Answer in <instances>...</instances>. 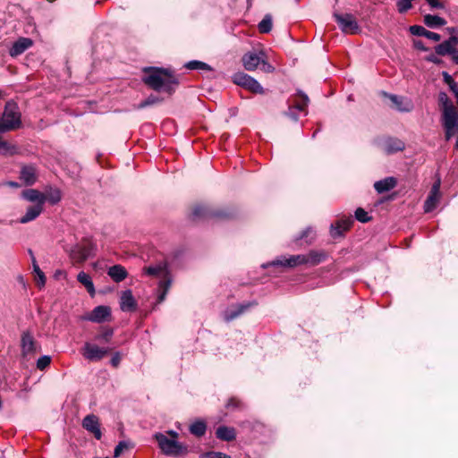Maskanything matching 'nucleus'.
<instances>
[{
    "label": "nucleus",
    "instance_id": "31",
    "mask_svg": "<svg viewBox=\"0 0 458 458\" xmlns=\"http://www.w3.org/2000/svg\"><path fill=\"white\" fill-rule=\"evenodd\" d=\"M77 280L80 282L82 285L85 286L88 293L93 296L95 294V287L94 284L91 280V277L85 272L81 271L77 276Z\"/></svg>",
    "mask_w": 458,
    "mask_h": 458
},
{
    "label": "nucleus",
    "instance_id": "55",
    "mask_svg": "<svg viewBox=\"0 0 458 458\" xmlns=\"http://www.w3.org/2000/svg\"><path fill=\"white\" fill-rule=\"evenodd\" d=\"M312 233V229L311 227H307L305 230H303L300 235L299 238H297L296 240H301V239H305L309 236V234Z\"/></svg>",
    "mask_w": 458,
    "mask_h": 458
},
{
    "label": "nucleus",
    "instance_id": "8",
    "mask_svg": "<svg viewBox=\"0 0 458 458\" xmlns=\"http://www.w3.org/2000/svg\"><path fill=\"white\" fill-rule=\"evenodd\" d=\"M233 81L253 93L263 94L264 89L260 83L251 76L244 72H236L233 76Z\"/></svg>",
    "mask_w": 458,
    "mask_h": 458
},
{
    "label": "nucleus",
    "instance_id": "35",
    "mask_svg": "<svg viewBox=\"0 0 458 458\" xmlns=\"http://www.w3.org/2000/svg\"><path fill=\"white\" fill-rule=\"evenodd\" d=\"M404 148V143L401 140H389L385 145V151L387 154H392L394 152L401 151Z\"/></svg>",
    "mask_w": 458,
    "mask_h": 458
},
{
    "label": "nucleus",
    "instance_id": "30",
    "mask_svg": "<svg viewBox=\"0 0 458 458\" xmlns=\"http://www.w3.org/2000/svg\"><path fill=\"white\" fill-rule=\"evenodd\" d=\"M456 50L457 49L454 47V45L450 42L449 39L445 40L444 42L438 44L435 47V51L438 55H449L452 57L454 56Z\"/></svg>",
    "mask_w": 458,
    "mask_h": 458
},
{
    "label": "nucleus",
    "instance_id": "59",
    "mask_svg": "<svg viewBox=\"0 0 458 458\" xmlns=\"http://www.w3.org/2000/svg\"><path fill=\"white\" fill-rule=\"evenodd\" d=\"M8 184L12 187H18L19 183L16 182H9Z\"/></svg>",
    "mask_w": 458,
    "mask_h": 458
},
{
    "label": "nucleus",
    "instance_id": "27",
    "mask_svg": "<svg viewBox=\"0 0 458 458\" xmlns=\"http://www.w3.org/2000/svg\"><path fill=\"white\" fill-rule=\"evenodd\" d=\"M216 436L223 441H232L236 437L235 429L232 427L220 426L216 430Z\"/></svg>",
    "mask_w": 458,
    "mask_h": 458
},
{
    "label": "nucleus",
    "instance_id": "2",
    "mask_svg": "<svg viewBox=\"0 0 458 458\" xmlns=\"http://www.w3.org/2000/svg\"><path fill=\"white\" fill-rule=\"evenodd\" d=\"M21 123V113L18 106L14 102H7L0 119V133L13 131L19 128Z\"/></svg>",
    "mask_w": 458,
    "mask_h": 458
},
{
    "label": "nucleus",
    "instance_id": "19",
    "mask_svg": "<svg viewBox=\"0 0 458 458\" xmlns=\"http://www.w3.org/2000/svg\"><path fill=\"white\" fill-rule=\"evenodd\" d=\"M21 196L26 200L40 204L41 206H44L47 201L46 195L36 189L25 190L21 192Z\"/></svg>",
    "mask_w": 458,
    "mask_h": 458
},
{
    "label": "nucleus",
    "instance_id": "3",
    "mask_svg": "<svg viewBox=\"0 0 458 458\" xmlns=\"http://www.w3.org/2000/svg\"><path fill=\"white\" fill-rule=\"evenodd\" d=\"M267 55L263 50L259 52H248L242 56V64L246 70L254 71L259 65L265 72H272L275 68L266 61Z\"/></svg>",
    "mask_w": 458,
    "mask_h": 458
},
{
    "label": "nucleus",
    "instance_id": "58",
    "mask_svg": "<svg viewBox=\"0 0 458 458\" xmlns=\"http://www.w3.org/2000/svg\"><path fill=\"white\" fill-rule=\"evenodd\" d=\"M452 60L454 61V64H456L458 65V49L456 50V52L454 53Z\"/></svg>",
    "mask_w": 458,
    "mask_h": 458
},
{
    "label": "nucleus",
    "instance_id": "18",
    "mask_svg": "<svg viewBox=\"0 0 458 458\" xmlns=\"http://www.w3.org/2000/svg\"><path fill=\"white\" fill-rule=\"evenodd\" d=\"M120 307L123 311H133L136 310L137 302L131 290H126L122 293Z\"/></svg>",
    "mask_w": 458,
    "mask_h": 458
},
{
    "label": "nucleus",
    "instance_id": "44",
    "mask_svg": "<svg viewBox=\"0 0 458 458\" xmlns=\"http://www.w3.org/2000/svg\"><path fill=\"white\" fill-rule=\"evenodd\" d=\"M439 103L442 105L443 111L447 110L449 106L454 107L453 103L448 98V96L445 92H441L438 96Z\"/></svg>",
    "mask_w": 458,
    "mask_h": 458
},
{
    "label": "nucleus",
    "instance_id": "6",
    "mask_svg": "<svg viewBox=\"0 0 458 458\" xmlns=\"http://www.w3.org/2000/svg\"><path fill=\"white\" fill-rule=\"evenodd\" d=\"M334 18L344 33L358 34L360 31V27L352 14L335 13Z\"/></svg>",
    "mask_w": 458,
    "mask_h": 458
},
{
    "label": "nucleus",
    "instance_id": "63",
    "mask_svg": "<svg viewBox=\"0 0 458 458\" xmlns=\"http://www.w3.org/2000/svg\"><path fill=\"white\" fill-rule=\"evenodd\" d=\"M2 98V90L0 89V98Z\"/></svg>",
    "mask_w": 458,
    "mask_h": 458
},
{
    "label": "nucleus",
    "instance_id": "36",
    "mask_svg": "<svg viewBox=\"0 0 458 458\" xmlns=\"http://www.w3.org/2000/svg\"><path fill=\"white\" fill-rule=\"evenodd\" d=\"M146 273L150 276H162L164 279H168L167 271L165 266L157 265L154 267H148L146 268Z\"/></svg>",
    "mask_w": 458,
    "mask_h": 458
},
{
    "label": "nucleus",
    "instance_id": "42",
    "mask_svg": "<svg viewBox=\"0 0 458 458\" xmlns=\"http://www.w3.org/2000/svg\"><path fill=\"white\" fill-rule=\"evenodd\" d=\"M413 0H398L396 3L397 10L400 13H406L412 7L411 2Z\"/></svg>",
    "mask_w": 458,
    "mask_h": 458
},
{
    "label": "nucleus",
    "instance_id": "48",
    "mask_svg": "<svg viewBox=\"0 0 458 458\" xmlns=\"http://www.w3.org/2000/svg\"><path fill=\"white\" fill-rule=\"evenodd\" d=\"M157 101V98L154 96H149L146 100L139 105V108H144L148 106L153 105Z\"/></svg>",
    "mask_w": 458,
    "mask_h": 458
},
{
    "label": "nucleus",
    "instance_id": "14",
    "mask_svg": "<svg viewBox=\"0 0 458 458\" xmlns=\"http://www.w3.org/2000/svg\"><path fill=\"white\" fill-rule=\"evenodd\" d=\"M386 96L399 112L409 113L413 109V103L411 99L394 94H386Z\"/></svg>",
    "mask_w": 458,
    "mask_h": 458
},
{
    "label": "nucleus",
    "instance_id": "61",
    "mask_svg": "<svg viewBox=\"0 0 458 458\" xmlns=\"http://www.w3.org/2000/svg\"><path fill=\"white\" fill-rule=\"evenodd\" d=\"M456 136H457V139H456V143H455V148L458 149V131L456 132Z\"/></svg>",
    "mask_w": 458,
    "mask_h": 458
},
{
    "label": "nucleus",
    "instance_id": "16",
    "mask_svg": "<svg viewBox=\"0 0 458 458\" xmlns=\"http://www.w3.org/2000/svg\"><path fill=\"white\" fill-rule=\"evenodd\" d=\"M38 178L37 168L32 165H23L21 169L20 179L25 185H33Z\"/></svg>",
    "mask_w": 458,
    "mask_h": 458
},
{
    "label": "nucleus",
    "instance_id": "40",
    "mask_svg": "<svg viewBox=\"0 0 458 458\" xmlns=\"http://www.w3.org/2000/svg\"><path fill=\"white\" fill-rule=\"evenodd\" d=\"M114 335L112 328H106L95 336V340L108 343Z\"/></svg>",
    "mask_w": 458,
    "mask_h": 458
},
{
    "label": "nucleus",
    "instance_id": "62",
    "mask_svg": "<svg viewBox=\"0 0 458 458\" xmlns=\"http://www.w3.org/2000/svg\"><path fill=\"white\" fill-rule=\"evenodd\" d=\"M448 30L450 33H454L455 31L454 28H448Z\"/></svg>",
    "mask_w": 458,
    "mask_h": 458
},
{
    "label": "nucleus",
    "instance_id": "23",
    "mask_svg": "<svg viewBox=\"0 0 458 458\" xmlns=\"http://www.w3.org/2000/svg\"><path fill=\"white\" fill-rule=\"evenodd\" d=\"M21 346L22 354L24 356L30 354L36 351L35 341L30 333L24 332L21 335Z\"/></svg>",
    "mask_w": 458,
    "mask_h": 458
},
{
    "label": "nucleus",
    "instance_id": "38",
    "mask_svg": "<svg viewBox=\"0 0 458 458\" xmlns=\"http://www.w3.org/2000/svg\"><path fill=\"white\" fill-rule=\"evenodd\" d=\"M171 286V280L170 279H162L159 282L158 289L160 291V293L158 294L157 301L158 302L164 301L165 299V295Z\"/></svg>",
    "mask_w": 458,
    "mask_h": 458
},
{
    "label": "nucleus",
    "instance_id": "56",
    "mask_svg": "<svg viewBox=\"0 0 458 458\" xmlns=\"http://www.w3.org/2000/svg\"><path fill=\"white\" fill-rule=\"evenodd\" d=\"M427 60L429 62H432L434 64H439V62H440V60L435 55H428L427 57Z\"/></svg>",
    "mask_w": 458,
    "mask_h": 458
},
{
    "label": "nucleus",
    "instance_id": "45",
    "mask_svg": "<svg viewBox=\"0 0 458 458\" xmlns=\"http://www.w3.org/2000/svg\"><path fill=\"white\" fill-rule=\"evenodd\" d=\"M51 362V358L50 356H47V355H44V356H41L40 358H38V360H37V368L40 370H43L45 369L47 367L49 366Z\"/></svg>",
    "mask_w": 458,
    "mask_h": 458
},
{
    "label": "nucleus",
    "instance_id": "47",
    "mask_svg": "<svg viewBox=\"0 0 458 458\" xmlns=\"http://www.w3.org/2000/svg\"><path fill=\"white\" fill-rule=\"evenodd\" d=\"M47 200H48L51 204H56L61 200V192L58 190L53 191L48 199L47 198Z\"/></svg>",
    "mask_w": 458,
    "mask_h": 458
},
{
    "label": "nucleus",
    "instance_id": "46",
    "mask_svg": "<svg viewBox=\"0 0 458 458\" xmlns=\"http://www.w3.org/2000/svg\"><path fill=\"white\" fill-rule=\"evenodd\" d=\"M200 458H231V456L221 452H208L200 455Z\"/></svg>",
    "mask_w": 458,
    "mask_h": 458
},
{
    "label": "nucleus",
    "instance_id": "49",
    "mask_svg": "<svg viewBox=\"0 0 458 458\" xmlns=\"http://www.w3.org/2000/svg\"><path fill=\"white\" fill-rule=\"evenodd\" d=\"M13 148L6 141L0 139V154H6Z\"/></svg>",
    "mask_w": 458,
    "mask_h": 458
},
{
    "label": "nucleus",
    "instance_id": "10",
    "mask_svg": "<svg viewBox=\"0 0 458 458\" xmlns=\"http://www.w3.org/2000/svg\"><path fill=\"white\" fill-rule=\"evenodd\" d=\"M307 263L306 255H293L289 258L282 257L280 259H276L270 263L262 265V267L266 268L267 267H294L299 265H303Z\"/></svg>",
    "mask_w": 458,
    "mask_h": 458
},
{
    "label": "nucleus",
    "instance_id": "53",
    "mask_svg": "<svg viewBox=\"0 0 458 458\" xmlns=\"http://www.w3.org/2000/svg\"><path fill=\"white\" fill-rule=\"evenodd\" d=\"M413 46L415 48L421 50V51H427L428 48L424 46V43L421 40H414Z\"/></svg>",
    "mask_w": 458,
    "mask_h": 458
},
{
    "label": "nucleus",
    "instance_id": "11",
    "mask_svg": "<svg viewBox=\"0 0 458 458\" xmlns=\"http://www.w3.org/2000/svg\"><path fill=\"white\" fill-rule=\"evenodd\" d=\"M110 316L111 309L107 306L100 305L94 308L90 313L83 317V319L95 323H102L108 320Z\"/></svg>",
    "mask_w": 458,
    "mask_h": 458
},
{
    "label": "nucleus",
    "instance_id": "50",
    "mask_svg": "<svg viewBox=\"0 0 458 458\" xmlns=\"http://www.w3.org/2000/svg\"><path fill=\"white\" fill-rule=\"evenodd\" d=\"M429 5L431 8L433 9H443L445 6H444V4L441 3L439 0H425Z\"/></svg>",
    "mask_w": 458,
    "mask_h": 458
},
{
    "label": "nucleus",
    "instance_id": "25",
    "mask_svg": "<svg viewBox=\"0 0 458 458\" xmlns=\"http://www.w3.org/2000/svg\"><path fill=\"white\" fill-rule=\"evenodd\" d=\"M298 97L300 98V101H296L293 106L289 108L288 112V115L293 120H297V115L295 114L294 110L296 109L300 112H302L306 109L309 104V98L306 94L299 92Z\"/></svg>",
    "mask_w": 458,
    "mask_h": 458
},
{
    "label": "nucleus",
    "instance_id": "7",
    "mask_svg": "<svg viewBox=\"0 0 458 458\" xmlns=\"http://www.w3.org/2000/svg\"><path fill=\"white\" fill-rule=\"evenodd\" d=\"M155 438L162 452L166 455H179L186 448L174 439H169L162 433H157Z\"/></svg>",
    "mask_w": 458,
    "mask_h": 458
},
{
    "label": "nucleus",
    "instance_id": "5",
    "mask_svg": "<svg viewBox=\"0 0 458 458\" xmlns=\"http://www.w3.org/2000/svg\"><path fill=\"white\" fill-rule=\"evenodd\" d=\"M443 126L445 131V139L450 140L458 132V110L449 106L443 111Z\"/></svg>",
    "mask_w": 458,
    "mask_h": 458
},
{
    "label": "nucleus",
    "instance_id": "39",
    "mask_svg": "<svg viewBox=\"0 0 458 458\" xmlns=\"http://www.w3.org/2000/svg\"><path fill=\"white\" fill-rule=\"evenodd\" d=\"M259 30L261 33H268L272 30V18L269 14L265 15L262 21L258 25Z\"/></svg>",
    "mask_w": 458,
    "mask_h": 458
},
{
    "label": "nucleus",
    "instance_id": "4",
    "mask_svg": "<svg viewBox=\"0 0 458 458\" xmlns=\"http://www.w3.org/2000/svg\"><path fill=\"white\" fill-rule=\"evenodd\" d=\"M97 250V245L89 239H84L76 244L71 250V259L76 263H83L86 259L93 257Z\"/></svg>",
    "mask_w": 458,
    "mask_h": 458
},
{
    "label": "nucleus",
    "instance_id": "54",
    "mask_svg": "<svg viewBox=\"0 0 458 458\" xmlns=\"http://www.w3.org/2000/svg\"><path fill=\"white\" fill-rule=\"evenodd\" d=\"M449 85H450L451 90L453 91V93L455 96L456 102H457V105H458V87H457L456 83L454 81H452V82Z\"/></svg>",
    "mask_w": 458,
    "mask_h": 458
},
{
    "label": "nucleus",
    "instance_id": "60",
    "mask_svg": "<svg viewBox=\"0 0 458 458\" xmlns=\"http://www.w3.org/2000/svg\"><path fill=\"white\" fill-rule=\"evenodd\" d=\"M168 433L174 438L178 437V434L175 431L170 430Z\"/></svg>",
    "mask_w": 458,
    "mask_h": 458
},
{
    "label": "nucleus",
    "instance_id": "32",
    "mask_svg": "<svg viewBox=\"0 0 458 458\" xmlns=\"http://www.w3.org/2000/svg\"><path fill=\"white\" fill-rule=\"evenodd\" d=\"M327 255L323 251L311 250L306 255L307 263L310 266H316L323 262Z\"/></svg>",
    "mask_w": 458,
    "mask_h": 458
},
{
    "label": "nucleus",
    "instance_id": "12",
    "mask_svg": "<svg viewBox=\"0 0 458 458\" xmlns=\"http://www.w3.org/2000/svg\"><path fill=\"white\" fill-rule=\"evenodd\" d=\"M440 198V179H437L431 187L430 192L424 203V211L431 212L437 207Z\"/></svg>",
    "mask_w": 458,
    "mask_h": 458
},
{
    "label": "nucleus",
    "instance_id": "37",
    "mask_svg": "<svg viewBox=\"0 0 458 458\" xmlns=\"http://www.w3.org/2000/svg\"><path fill=\"white\" fill-rule=\"evenodd\" d=\"M185 68L189 69V70H202V71H212V67L204 63V62H201V61H197V60H193V61H190L188 63L185 64Z\"/></svg>",
    "mask_w": 458,
    "mask_h": 458
},
{
    "label": "nucleus",
    "instance_id": "21",
    "mask_svg": "<svg viewBox=\"0 0 458 458\" xmlns=\"http://www.w3.org/2000/svg\"><path fill=\"white\" fill-rule=\"evenodd\" d=\"M409 30L414 36L425 37L436 42L441 39V36L438 33L428 30L423 26L420 25L411 26Z\"/></svg>",
    "mask_w": 458,
    "mask_h": 458
},
{
    "label": "nucleus",
    "instance_id": "51",
    "mask_svg": "<svg viewBox=\"0 0 458 458\" xmlns=\"http://www.w3.org/2000/svg\"><path fill=\"white\" fill-rule=\"evenodd\" d=\"M121 354L120 352H115L111 358L110 363L113 367L117 368L121 362Z\"/></svg>",
    "mask_w": 458,
    "mask_h": 458
},
{
    "label": "nucleus",
    "instance_id": "52",
    "mask_svg": "<svg viewBox=\"0 0 458 458\" xmlns=\"http://www.w3.org/2000/svg\"><path fill=\"white\" fill-rule=\"evenodd\" d=\"M226 407L227 408H232V409H236V408H240L241 407V402L239 400H237L236 398H231L227 404H226Z\"/></svg>",
    "mask_w": 458,
    "mask_h": 458
},
{
    "label": "nucleus",
    "instance_id": "20",
    "mask_svg": "<svg viewBox=\"0 0 458 458\" xmlns=\"http://www.w3.org/2000/svg\"><path fill=\"white\" fill-rule=\"evenodd\" d=\"M192 216L195 218H208L212 216L226 217L227 215L224 212H214L206 206H196L192 211Z\"/></svg>",
    "mask_w": 458,
    "mask_h": 458
},
{
    "label": "nucleus",
    "instance_id": "43",
    "mask_svg": "<svg viewBox=\"0 0 458 458\" xmlns=\"http://www.w3.org/2000/svg\"><path fill=\"white\" fill-rule=\"evenodd\" d=\"M355 218L361 222L366 223L369 222L371 217L369 216L368 212H366L363 208H358L355 211Z\"/></svg>",
    "mask_w": 458,
    "mask_h": 458
},
{
    "label": "nucleus",
    "instance_id": "24",
    "mask_svg": "<svg viewBox=\"0 0 458 458\" xmlns=\"http://www.w3.org/2000/svg\"><path fill=\"white\" fill-rule=\"evenodd\" d=\"M43 211V206L40 204H35L27 208L26 213L22 216L19 222L21 224H27L35 220Z\"/></svg>",
    "mask_w": 458,
    "mask_h": 458
},
{
    "label": "nucleus",
    "instance_id": "33",
    "mask_svg": "<svg viewBox=\"0 0 458 458\" xmlns=\"http://www.w3.org/2000/svg\"><path fill=\"white\" fill-rule=\"evenodd\" d=\"M189 429L192 435L200 437L205 435L207 431V425L204 420H198L190 426Z\"/></svg>",
    "mask_w": 458,
    "mask_h": 458
},
{
    "label": "nucleus",
    "instance_id": "1",
    "mask_svg": "<svg viewBox=\"0 0 458 458\" xmlns=\"http://www.w3.org/2000/svg\"><path fill=\"white\" fill-rule=\"evenodd\" d=\"M148 72L143 78L146 85L156 91H164L169 95L174 92L178 85L177 78L169 69L148 67L145 69Z\"/></svg>",
    "mask_w": 458,
    "mask_h": 458
},
{
    "label": "nucleus",
    "instance_id": "17",
    "mask_svg": "<svg viewBox=\"0 0 458 458\" xmlns=\"http://www.w3.org/2000/svg\"><path fill=\"white\" fill-rule=\"evenodd\" d=\"M353 224V219L350 216L338 220L335 224L331 225L330 233L332 237L336 238L347 231Z\"/></svg>",
    "mask_w": 458,
    "mask_h": 458
},
{
    "label": "nucleus",
    "instance_id": "26",
    "mask_svg": "<svg viewBox=\"0 0 458 458\" xmlns=\"http://www.w3.org/2000/svg\"><path fill=\"white\" fill-rule=\"evenodd\" d=\"M107 274L116 283L123 281L128 276L126 269L121 265L112 266Z\"/></svg>",
    "mask_w": 458,
    "mask_h": 458
},
{
    "label": "nucleus",
    "instance_id": "34",
    "mask_svg": "<svg viewBox=\"0 0 458 458\" xmlns=\"http://www.w3.org/2000/svg\"><path fill=\"white\" fill-rule=\"evenodd\" d=\"M29 253H30V255L31 256V259H32L33 270H34V272L36 273V275L38 276L37 284L39 286V288H42L45 285V284H46V276H45L44 273L41 271V269L38 267V265L37 264V261H36V259H35V257L33 255L32 250H30Z\"/></svg>",
    "mask_w": 458,
    "mask_h": 458
},
{
    "label": "nucleus",
    "instance_id": "41",
    "mask_svg": "<svg viewBox=\"0 0 458 458\" xmlns=\"http://www.w3.org/2000/svg\"><path fill=\"white\" fill-rule=\"evenodd\" d=\"M131 446V445L130 442L120 441L114 448V456L115 458L119 457L124 450L129 449Z\"/></svg>",
    "mask_w": 458,
    "mask_h": 458
},
{
    "label": "nucleus",
    "instance_id": "29",
    "mask_svg": "<svg viewBox=\"0 0 458 458\" xmlns=\"http://www.w3.org/2000/svg\"><path fill=\"white\" fill-rule=\"evenodd\" d=\"M423 21L427 27L431 29H437L446 24V21L444 18L432 14L424 15Z\"/></svg>",
    "mask_w": 458,
    "mask_h": 458
},
{
    "label": "nucleus",
    "instance_id": "28",
    "mask_svg": "<svg viewBox=\"0 0 458 458\" xmlns=\"http://www.w3.org/2000/svg\"><path fill=\"white\" fill-rule=\"evenodd\" d=\"M250 303L240 304L236 308L232 310H227L224 313V318L226 321H232L240 315H242L245 310H247L250 307Z\"/></svg>",
    "mask_w": 458,
    "mask_h": 458
},
{
    "label": "nucleus",
    "instance_id": "22",
    "mask_svg": "<svg viewBox=\"0 0 458 458\" xmlns=\"http://www.w3.org/2000/svg\"><path fill=\"white\" fill-rule=\"evenodd\" d=\"M397 184V181L394 177H386L383 180H379L374 183L375 191L381 194L393 190Z\"/></svg>",
    "mask_w": 458,
    "mask_h": 458
},
{
    "label": "nucleus",
    "instance_id": "13",
    "mask_svg": "<svg viewBox=\"0 0 458 458\" xmlns=\"http://www.w3.org/2000/svg\"><path fill=\"white\" fill-rule=\"evenodd\" d=\"M82 427L89 432L92 433L98 440L101 438L102 432L100 430V424L96 415H87L82 420Z\"/></svg>",
    "mask_w": 458,
    "mask_h": 458
},
{
    "label": "nucleus",
    "instance_id": "9",
    "mask_svg": "<svg viewBox=\"0 0 458 458\" xmlns=\"http://www.w3.org/2000/svg\"><path fill=\"white\" fill-rule=\"evenodd\" d=\"M109 352L108 348L99 347L98 345L91 343H85L81 353L83 357L90 361L102 360Z\"/></svg>",
    "mask_w": 458,
    "mask_h": 458
},
{
    "label": "nucleus",
    "instance_id": "15",
    "mask_svg": "<svg viewBox=\"0 0 458 458\" xmlns=\"http://www.w3.org/2000/svg\"><path fill=\"white\" fill-rule=\"evenodd\" d=\"M33 45V41L29 38H20L16 40L9 50V54L13 57H16L23 54Z\"/></svg>",
    "mask_w": 458,
    "mask_h": 458
},
{
    "label": "nucleus",
    "instance_id": "57",
    "mask_svg": "<svg viewBox=\"0 0 458 458\" xmlns=\"http://www.w3.org/2000/svg\"><path fill=\"white\" fill-rule=\"evenodd\" d=\"M450 42L455 47L458 44V33L456 35L451 36L449 38Z\"/></svg>",
    "mask_w": 458,
    "mask_h": 458
}]
</instances>
